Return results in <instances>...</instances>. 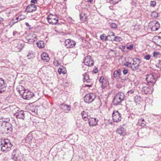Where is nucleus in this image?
Masks as SVG:
<instances>
[{
    "label": "nucleus",
    "instance_id": "59",
    "mask_svg": "<svg viewBox=\"0 0 161 161\" xmlns=\"http://www.w3.org/2000/svg\"><path fill=\"white\" fill-rule=\"evenodd\" d=\"M93 0H87L88 2L90 3H92L93 1Z\"/></svg>",
    "mask_w": 161,
    "mask_h": 161
},
{
    "label": "nucleus",
    "instance_id": "38",
    "mask_svg": "<svg viewBox=\"0 0 161 161\" xmlns=\"http://www.w3.org/2000/svg\"><path fill=\"white\" fill-rule=\"evenodd\" d=\"M158 23V22L156 20H153L152 21H151L149 23V26H154L156 24H157V23Z\"/></svg>",
    "mask_w": 161,
    "mask_h": 161
},
{
    "label": "nucleus",
    "instance_id": "39",
    "mask_svg": "<svg viewBox=\"0 0 161 161\" xmlns=\"http://www.w3.org/2000/svg\"><path fill=\"white\" fill-rule=\"evenodd\" d=\"M151 16L153 17H157L158 16V13L156 12H153L151 13Z\"/></svg>",
    "mask_w": 161,
    "mask_h": 161
},
{
    "label": "nucleus",
    "instance_id": "12",
    "mask_svg": "<svg viewBox=\"0 0 161 161\" xmlns=\"http://www.w3.org/2000/svg\"><path fill=\"white\" fill-rule=\"evenodd\" d=\"M85 65L87 66H92L94 65V61L91 58V56H86L84 60Z\"/></svg>",
    "mask_w": 161,
    "mask_h": 161
},
{
    "label": "nucleus",
    "instance_id": "47",
    "mask_svg": "<svg viewBox=\"0 0 161 161\" xmlns=\"http://www.w3.org/2000/svg\"><path fill=\"white\" fill-rule=\"evenodd\" d=\"M84 83H89V84L92 83V82L91 81V80L90 79L88 80H84Z\"/></svg>",
    "mask_w": 161,
    "mask_h": 161
},
{
    "label": "nucleus",
    "instance_id": "42",
    "mask_svg": "<svg viewBox=\"0 0 161 161\" xmlns=\"http://www.w3.org/2000/svg\"><path fill=\"white\" fill-rule=\"evenodd\" d=\"M131 62H126L124 64V65L128 68H131Z\"/></svg>",
    "mask_w": 161,
    "mask_h": 161
},
{
    "label": "nucleus",
    "instance_id": "56",
    "mask_svg": "<svg viewBox=\"0 0 161 161\" xmlns=\"http://www.w3.org/2000/svg\"><path fill=\"white\" fill-rule=\"evenodd\" d=\"M158 67L161 68V60L159 61V63L158 64Z\"/></svg>",
    "mask_w": 161,
    "mask_h": 161
},
{
    "label": "nucleus",
    "instance_id": "11",
    "mask_svg": "<svg viewBox=\"0 0 161 161\" xmlns=\"http://www.w3.org/2000/svg\"><path fill=\"white\" fill-rule=\"evenodd\" d=\"M112 116L114 122H118L121 121V114L118 111H114L113 112Z\"/></svg>",
    "mask_w": 161,
    "mask_h": 161
},
{
    "label": "nucleus",
    "instance_id": "49",
    "mask_svg": "<svg viewBox=\"0 0 161 161\" xmlns=\"http://www.w3.org/2000/svg\"><path fill=\"white\" fill-rule=\"evenodd\" d=\"M34 35H36L34 33H31L29 35V37H30L29 38H33L34 37H33V36Z\"/></svg>",
    "mask_w": 161,
    "mask_h": 161
},
{
    "label": "nucleus",
    "instance_id": "60",
    "mask_svg": "<svg viewBox=\"0 0 161 161\" xmlns=\"http://www.w3.org/2000/svg\"><path fill=\"white\" fill-rule=\"evenodd\" d=\"M82 69L83 70H85V66H83L82 67Z\"/></svg>",
    "mask_w": 161,
    "mask_h": 161
},
{
    "label": "nucleus",
    "instance_id": "58",
    "mask_svg": "<svg viewBox=\"0 0 161 161\" xmlns=\"http://www.w3.org/2000/svg\"><path fill=\"white\" fill-rule=\"evenodd\" d=\"M25 25L27 27L30 26V25H29V23H27V22L25 23Z\"/></svg>",
    "mask_w": 161,
    "mask_h": 161
},
{
    "label": "nucleus",
    "instance_id": "9",
    "mask_svg": "<svg viewBox=\"0 0 161 161\" xmlns=\"http://www.w3.org/2000/svg\"><path fill=\"white\" fill-rule=\"evenodd\" d=\"M146 85L144 83L140 85L139 88L141 89L142 92L146 94L151 93V88Z\"/></svg>",
    "mask_w": 161,
    "mask_h": 161
},
{
    "label": "nucleus",
    "instance_id": "57",
    "mask_svg": "<svg viewBox=\"0 0 161 161\" xmlns=\"http://www.w3.org/2000/svg\"><path fill=\"white\" fill-rule=\"evenodd\" d=\"M3 19L0 17V24L3 21Z\"/></svg>",
    "mask_w": 161,
    "mask_h": 161
},
{
    "label": "nucleus",
    "instance_id": "13",
    "mask_svg": "<svg viewBox=\"0 0 161 161\" xmlns=\"http://www.w3.org/2000/svg\"><path fill=\"white\" fill-rule=\"evenodd\" d=\"M76 42L70 39L66 40L65 41V46L67 48H71L75 46Z\"/></svg>",
    "mask_w": 161,
    "mask_h": 161
},
{
    "label": "nucleus",
    "instance_id": "23",
    "mask_svg": "<svg viewBox=\"0 0 161 161\" xmlns=\"http://www.w3.org/2000/svg\"><path fill=\"white\" fill-rule=\"evenodd\" d=\"M125 129L121 127L118 128L116 132L120 135H124L125 134Z\"/></svg>",
    "mask_w": 161,
    "mask_h": 161
},
{
    "label": "nucleus",
    "instance_id": "21",
    "mask_svg": "<svg viewBox=\"0 0 161 161\" xmlns=\"http://www.w3.org/2000/svg\"><path fill=\"white\" fill-rule=\"evenodd\" d=\"M89 124L90 126H96L97 125V122L98 121L96 118H92V119L89 120L88 119Z\"/></svg>",
    "mask_w": 161,
    "mask_h": 161
},
{
    "label": "nucleus",
    "instance_id": "64",
    "mask_svg": "<svg viewBox=\"0 0 161 161\" xmlns=\"http://www.w3.org/2000/svg\"><path fill=\"white\" fill-rule=\"evenodd\" d=\"M21 88H22V89H25L24 88L23 86H21Z\"/></svg>",
    "mask_w": 161,
    "mask_h": 161
},
{
    "label": "nucleus",
    "instance_id": "6",
    "mask_svg": "<svg viewBox=\"0 0 161 161\" xmlns=\"http://www.w3.org/2000/svg\"><path fill=\"white\" fill-rule=\"evenodd\" d=\"M48 22L51 25H56L58 21V18L56 16L50 14L47 17Z\"/></svg>",
    "mask_w": 161,
    "mask_h": 161
},
{
    "label": "nucleus",
    "instance_id": "50",
    "mask_svg": "<svg viewBox=\"0 0 161 161\" xmlns=\"http://www.w3.org/2000/svg\"><path fill=\"white\" fill-rule=\"evenodd\" d=\"M123 73L124 75H125L127 74L128 73V70L127 69H124L123 71Z\"/></svg>",
    "mask_w": 161,
    "mask_h": 161
},
{
    "label": "nucleus",
    "instance_id": "18",
    "mask_svg": "<svg viewBox=\"0 0 161 161\" xmlns=\"http://www.w3.org/2000/svg\"><path fill=\"white\" fill-rule=\"evenodd\" d=\"M99 81L102 84L101 87L103 89H104L107 87V81L104 77L101 76L99 80Z\"/></svg>",
    "mask_w": 161,
    "mask_h": 161
},
{
    "label": "nucleus",
    "instance_id": "30",
    "mask_svg": "<svg viewBox=\"0 0 161 161\" xmlns=\"http://www.w3.org/2000/svg\"><path fill=\"white\" fill-rule=\"evenodd\" d=\"M138 124L142 126H144L146 125V122L144 119H141L138 120Z\"/></svg>",
    "mask_w": 161,
    "mask_h": 161
},
{
    "label": "nucleus",
    "instance_id": "4",
    "mask_svg": "<svg viewBox=\"0 0 161 161\" xmlns=\"http://www.w3.org/2000/svg\"><path fill=\"white\" fill-rule=\"evenodd\" d=\"M141 61V59L138 58H134L132 59L131 62V69L132 71H136L137 72L141 71V69L139 68Z\"/></svg>",
    "mask_w": 161,
    "mask_h": 161
},
{
    "label": "nucleus",
    "instance_id": "22",
    "mask_svg": "<svg viewBox=\"0 0 161 161\" xmlns=\"http://www.w3.org/2000/svg\"><path fill=\"white\" fill-rule=\"evenodd\" d=\"M121 75V70L119 69L117 70H115L114 72V77L117 79H119Z\"/></svg>",
    "mask_w": 161,
    "mask_h": 161
},
{
    "label": "nucleus",
    "instance_id": "3",
    "mask_svg": "<svg viewBox=\"0 0 161 161\" xmlns=\"http://www.w3.org/2000/svg\"><path fill=\"white\" fill-rule=\"evenodd\" d=\"M12 146L9 140L5 139L4 141L1 142V151L7 152L11 150Z\"/></svg>",
    "mask_w": 161,
    "mask_h": 161
},
{
    "label": "nucleus",
    "instance_id": "19",
    "mask_svg": "<svg viewBox=\"0 0 161 161\" xmlns=\"http://www.w3.org/2000/svg\"><path fill=\"white\" fill-rule=\"evenodd\" d=\"M41 58L45 62H47L49 60V58L47 53H43L41 54Z\"/></svg>",
    "mask_w": 161,
    "mask_h": 161
},
{
    "label": "nucleus",
    "instance_id": "26",
    "mask_svg": "<svg viewBox=\"0 0 161 161\" xmlns=\"http://www.w3.org/2000/svg\"><path fill=\"white\" fill-rule=\"evenodd\" d=\"M108 37L106 36L105 34H103L101 35L100 36V38L101 40L103 41H105L107 40L112 41V39H108Z\"/></svg>",
    "mask_w": 161,
    "mask_h": 161
},
{
    "label": "nucleus",
    "instance_id": "35",
    "mask_svg": "<svg viewBox=\"0 0 161 161\" xmlns=\"http://www.w3.org/2000/svg\"><path fill=\"white\" fill-rule=\"evenodd\" d=\"M83 75L84 76L83 81L89 79V76L87 74V73H85L83 74Z\"/></svg>",
    "mask_w": 161,
    "mask_h": 161
},
{
    "label": "nucleus",
    "instance_id": "29",
    "mask_svg": "<svg viewBox=\"0 0 161 161\" xmlns=\"http://www.w3.org/2000/svg\"><path fill=\"white\" fill-rule=\"evenodd\" d=\"M154 39L156 40L157 41V44L161 46V37L159 36H155L153 38Z\"/></svg>",
    "mask_w": 161,
    "mask_h": 161
},
{
    "label": "nucleus",
    "instance_id": "54",
    "mask_svg": "<svg viewBox=\"0 0 161 161\" xmlns=\"http://www.w3.org/2000/svg\"><path fill=\"white\" fill-rule=\"evenodd\" d=\"M98 70L97 68H95V69H94L93 70V71H92V72L95 73H97L98 72Z\"/></svg>",
    "mask_w": 161,
    "mask_h": 161
},
{
    "label": "nucleus",
    "instance_id": "16",
    "mask_svg": "<svg viewBox=\"0 0 161 161\" xmlns=\"http://www.w3.org/2000/svg\"><path fill=\"white\" fill-rule=\"evenodd\" d=\"M14 51L16 52L20 51L24 47L23 42L22 41L18 42L14 45Z\"/></svg>",
    "mask_w": 161,
    "mask_h": 161
},
{
    "label": "nucleus",
    "instance_id": "15",
    "mask_svg": "<svg viewBox=\"0 0 161 161\" xmlns=\"http://www.w3.org/2000/svg\"><path fill=\"white\" fill-rule=\"evenodd\" d=\"M25 114L24 111L21 110L18 111L17 112L14 114V115L17 119H24L25 117Z\"/></svg>",
    "mask_w": 161,
    "mask_h": 161
},
{
    "label": "nucleus",
    "instance_id": "41",
    "mask_svg": "<svg viewBox=\"0 0 161 161\" xmlns=\"http://www.w3.org/2000/svg\"><path fill=\"white\" fill-rule=\"evenodd\" d=\"M108 35L107 36H109L108 38V39H110V37H114V34L113 32H110L108 33Z\"/></svg>",
    "mask_w": 161,
    "mask_h": 161
},
{
    "label": "nucleus",
    "instance_id": "14",
    "mask_svg": "<svg viewBox=\"0 0 161 161\" xmlns=\"http://www.w3.org/2000/svg\"><path fill=\"white\" fill-rule=\"evenodd\" d=\"M7 85L5 83L3 79L0 78V93L4 92L6 90Z\"/></svg>",
    "mask_w": 161,
    "mask_h": 161
},
{
    "label": "nucleus",
    "instance_id": "32",
    "mask_svg": "<svg viewBox=\"0 0 161 161\" xmlns=\"http://www.w3.org/2000/svg\"><path fill=\"white\" fill-rule=\"evenodd\" d=\"M35 57L34 54L33 52L32 51H29L28 54L27 55V57L29 59Z\"/></svg>",
    "mask_w": 161,
    "mask_h": 161
},
{
    "label": "nucleus",
    "instance_id": "62",
    "mask_svg": "<svg viewBox=\"0 0 161 161\" xmlns=\"http://www.w3.org/2000/svg\"><path fill=\"white\" fill-rule=\"evenodd\" d=\"M113 37H110V38H111V39H112V41H113Z\"/></svg>",
    "mask_w": 161,
    "mask_h": 161
},
{
    "label": "nucleus",
    "instance_id": "63",
    "mask_svg": "<svg viewBox=\"0 0 161 161\" xmlns=\"http://www.w3.org/2000/svg\"><path fill=\"white\" fill-rule=\"evenodd\" d=\"M125 46H123V48L124 49L125 48Z\"/></svg>",
    "mask_w": 161,
    "mask_h": 161
},
{
    "label": "nucleus",
    "instance_id": "8",
    "mask_svg": "<svg viewBox=\"0 0 161 161\" xmlns=\"http://www.w3.org/2000/svg\"><path fill=\"white\" fill-rule=\"evenodd\" d=\"M146 79L148 84L150 86L153 85L156 81L153 74H151L147 75Z\"/></svg>",
    "mask_w": 161,
    "mask_h": 161
},
{
    "label": "nucleus",
    "instance_id": "61",
    "mask_svg": "<svg viewBox=\"0 0 161 161\" xmlns=\"http://www.w3.org/2000/svg\"><path fill=\"white\" fill-rule=\"evenodd\" d=\"M15 31L13 32V35H14V36H15Z\"/></svg>",
    "mask_w": 161,
    "mask_h": 161
},
{
    "label": "nucleus",
    "instance_id": "45",
    "mask_svg": "<svg viewBox=\"0 0 161 161\" xmlns=\"http://www.w3.org/2000/svg\"><path fill=\"white\" fill-rule=\"evenodd\" d=\"M133 48V45L132 44H130L129 46L126 47L127 49L130 50H132Z\"/></svg>",
    "mask_w": 161,
    "mask_h": 161
},
{
    "label": "nucleus",
    "instance_id": "20",
    "mask_svg": "<svg viewBox=\"0 0 161 161\" xmlns=\"http://www.w3.org/2000/svg\"><path fill=\"white\" fill-rule=\"evenodd\" d=\"M82 118L85 121L88 120V115L87 111H83L81 113Z\"/></svg>",
    "mask_w": 161,
    "mask_h": 161
},
{
    "label": "nucleus",
    "instance_id": "37",
    "mask_svg": "<svg viewBox=\"0 0 161 161\" xmlns=\"http://www.w3.org/2000/svg\"><path fill=\"white\" fill-rule=\"evenodd\" d=\"M122 39L121 37L118 36H115L113 37V41H115L116 42H120Z\"/></svg>",
    "mask_w": 161,
    "mask_h": 161
},
{
    "label": "nucleus",
    "instance_id": "51",
    "mask_svg": "<svg viewBox=\"0 0 161 161\" xmlns=\"http://www.w3.org/2000/svg\"><path fill=\"white\" fill-rule=\"evenodd\" d=\"M153 55L154 57H157V56L158 55V53L156 52H154L153 53Z\"/></svg>",
    "mask_w": 161,
    "mask_h": 161
},
{
    "label": "nucleus",
    "instance_id": "34",
    "mask_svg": "<svg viewBox=\"0 0 161 161\" xmlns=\"http://www.w3.org/2000/svg\"><path fill=\"white\" fill-rule=\"evenodd\" d=\"M135 91V89H131L129 91L127 92L126 94V95L128 96H131L132 95V94L134 93Z\"/></svg>",
    "mask_w": 161,
    "mask_h": 161
},
{
    "label": "nucleus",
    "instance_id": "2",
    "mask_svg": "<svg viewBox=\"0 0 161 161\" xmlns=\"http://www.w3.org/2000/svg\"><path fill=\"white\" fill-rule=\"evenodd\" d=\"M11 158L14 161H26L23 154L18 149H14L12 153Z\"/></svg>",
    "mask_w": 161,
    "mask_h": 161
},
{
    "label": "nucleus",
    "instance_id": "40",
    "mask_svg": "<svg viewBox=\"0 0 161 161\" xmlns=\"http://www.w3.org/2000/svg\"><path fill=\"white\" fill-rule=\"evenodd\" d=\"M16 19L17 20V21H16L15 22H13V21H11L10 22V25L12 24V25H11V26L13 25L14 23H17L18 22V21L19 20H20L21 19H19V17H17L16 18Z\"/></svg>",
    "mask_w": 161,
    "mask_h": 161
},
{
    "label": "nucleus",
    "instance_id": "25",
    "mask_svg": "<svg viewBox=\"0 0 161 161\" xmlns=\"http://www.w3.org/2000/svg\"><path fill=\"white\" fill-rule=\"evenodd\" d=\"M80 18L81 20L85 21L87 19V16L85 13H81L80 14Z\"/></svg>",
    "mask_w": 161,
    "mask_h": 161
},
{
    "label": "nucleus",
    "instance_id": "7",
    "mask_svg": "<svg viewBox=\"0 0 161 161\" xmlns=\"http://www.w3.org/2000/svg\"><path fill=\"white\" fill-rule=\"evenodd\" d=\"M95 98V95L93 93H88L85 96L84 101L86 103H89L92 102Z\"/></svg>",
    "mask_w": 161,
    "mask_h": 161
},
{
    "label": "nucleus",
    "instance_id": "46",
    "mask_svg": "<svg viewBox=\"0 0 161 161\" xmlns=\"http://www.w3.org/2000/svg\"><path fill=\"white\" fill-rule=\"evenodd\" d=\"M151 58V56L150 55H147L144 56V58L146 60H149Z\"/></svg>",
    "mask_w": 161,
    "mask_h": 161
},
{
    "label": "nucleus",
    "instance_id": "36",
    "mask_svg": "<svg viewBox=\"0 0 161 161\" xmlns=\"http://www.w3.org/2000/svg\"><path fill=\"white\" fill-rule=\"evenodd\" d=\"M140 97L139 96H136L134 98V101L136 103H137L139 101Z\"/></svg>",
    "mask_w": 161,
    "mask_h": 161
},
{
    "label": "nucleus",
    "instance_id": "17",
    "mask_svg": "<svg viewBox=\"0 0 161 161\" xmlns=\"http://www.w3.org/2000/svg\"><path fill=\"white\" fill-rule=\"evenodd\" d=\"M36 9V7L35 4H31L28 5L26 9L27 12H31L35 11Z\"/></svg>",
    "mask_w": 161,
    "mask_h": 161
},
{
    "label": "nucleus",
    "instance_id": "31",
    "mask_svg": "<svg viewBox=\"0 0 161 161\" xmlns=\"http://www.w3.org/2000/svg\"><path fill=\"white\" fill-rule=\"evenodd\" d=\"M33 37H34L33 39V38H28V41L30 43H33L35 41H36L37 40V38L36 37V35H34L33 36Z\"/></svg>",
    "mask_w": 161,
    "mask_h": 161
},
{
    "label": "nucleus",
    "instance_id": "53",
    "mask_svg": "<svg viewBox=\"0 0 161 161\" xmlns=\"http://www.w3.org/2000/svg\"><path fill=\"white\" fill-rule=\"evenodd\" d=\"M31 4H35L37 3V0H31Z\"/></svg>",
    "mask_w": 161,
    "mask_h": 161
},
{
    "label": "nucleus",
    "instance_id": "44",
    "mask_svg": "<svg viewBox=\"0 0 161 161\" xmlns=\"http://www.w3.org/2000/svg\"><path fill=\"white\" fill-rule=\"evenodd\" d=\"M111 27L113 29H115L117 28V25L115 23H112L111 25Z\"/></svg>",
    "mask_w": 161,
    "mask_h": 161
},
{
    "label": "nucleus",
    "instance_id": "24",
    "mask_svg": "<svg viewBox=\"0 0 161 161\" xmlns=\"http://www.w3.org/2000/svg\"><path fill=\"white\" fill-rule=\"evenodd\" d=\"M33 138L32 134L30 133L27 136V137L25 139L26 142L27 143H30L31 142V140Z\"/></svg>",
    "mask_w": 161,
    "mask_h": 161
},
{
    "label": "nucleus",
    "instance_id": "28",
    "mask_svg": "<svg viewBox=\"0 0 161 161\" xmlns=\"http://www.w3.org/2000/svg\"><path fill=\"white\" fill-rule=\"evenodd\" d=\"M160 27V24L158 23H157L155 25L152 26L151 27V30L152 31H155L158 30Z\"/></svg>",
    "mask_w": 161,
    "mask_h": 161
},
{
    "label": "nucleus",
    "instance_id": "48",
    "mask_svg": "<svg viewBox=\"0 0 161 161\" xmlns=\"http://www.w3.org/2000/svg\"><path fill=\"white\" fill-rule=\"evenodd\" d=\"M85 86L86 87H91L92 86V83L89 84V83H85Z\"/></svg>",
    "mask_w": 161,
    "mask_h": 161
},
{
    "label": "nucleus",
    "instance_id": "5",
    "mask_svg": "<svg viewBox=\"0 0 161 161\" xmlns=\"http://www.w3.org/2000/svg\"><path fill=\"white\" fill-rule=\"evenodd\" d=\"M125 97L124 93L122 92L118 93L114 96L113 102L114 105H117L124 100Z\"/></svg>",
    "mask_w": 161,
    "mask_h": 161
},
{
    "label": "nucleus",
    "instance_id": "27",
    "mask_svg": "<svg viewBox=\"0 0 161 161\" xmlns=\"http://www.w3.org/2000/svg\"><path fill=\"white\" fill-rule=\"evenodd\" d=\"M36 43L37 47L40 48H42L44 47V42L43 41H40Z\"/></svg>",
    "mask_w": 161,
    "mask_h": 161
},
{
    "label": "nucleus",
    "instance_id": "55",
    "mask_svg": "<svg viewBox=\"0 0 161 161\" xmlns=\"http://www.w3.org/2000/svg\"><path fill=\"white\" fill-rule=\"evenodd\" d=\"M62 69L61 68H59L58 69V72L59 74H60L61 73H64L62 72Z\"/></svg>",
    "mask_w": 161,
    "mask_h": 161
},
{
    "label": "nucleus",
    "instance_id": "52",
    "mask_svg": "<svg viewBox=\"0 0 161 161\" xmlns=\"http://www.w3.org/2000/svg\"><path fill=\"white\" fill-rule=\"evenodd\" d=\"M112 1H113V3L114 4H115L117 3L118 2L120 1L121 0H111Z\"/></svg>",
    "mask_w": 161,
    "mask_h": 161
},
{
    "label": "nucleus",
    "instance_id": "1",
    "mask_svg": "<svg viewBox=\"0 0 161 161\" xmlns=\"http://www.w3.org/2000/svg\"><path fill=\"white\" fill-rule=\"evenodd\" d=\"M0 125L1 127V131H4L5 133L8 135L12 133L13 126L11 124L3 120V122H0Z\"/></svg>",
    "mask_w": 161,
    "mask_h": 161
},
{
    "label": "nucleus",
    "instance_id": "43",
    "mask_svg": "<svg viewBox=\"0 0 161 161\" xmlns=\"http://www.w3.org/2000/svg\"><path fill=\"white\" fill-rule=\"evenodd\" d=\"M150 5L151 6L154 7L156 5V2L154 1H151Z\"/></svg>",
    "mask_w": 161,
    "mask_h": 161
},
{
    "label": "nucleus",
    "instance_id": "10",
    "mask_svg": "<svg viewBox=\"0 0 161 161\" xmlns=\"http://www.w3.org/2000/svg\"><path fill=\"white\" fill-rule=\"evenodd\" d=\"M19 92L20 94L22 93L23 98L26 100L30 99L34 96V93L30 91L27 92H22L21 91H19Z\"/></svg>",
    "mask_w": 161,
    "mask_h": 161
},
{
    "label": "nucleus",
    "instance_id": "33",
    "mask_svg": "<svg viewBox=\"0 0 161 161\" xmlns=\"http://www.w3.org/2000/svg\"><path fill=\"white\" fill-rule=\"evenodd\" d=\"M61 106H63V108H67L68 109H67L66 111H66L65 113H68L70 110V108L71 106L70 105H67L66 104H61Z\"/></svg>",
    "mask_w": 161,
    "mask_h": 161
}]
</instances>
